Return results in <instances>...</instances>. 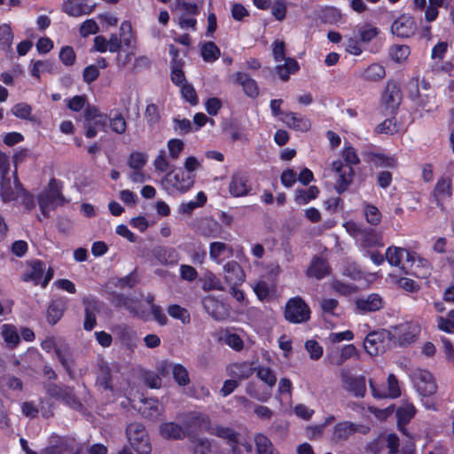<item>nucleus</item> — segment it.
Instances as JSON below:
<instances>
[{
    "label": "nucleus",
    "instance_id": "obj_48",
    "mask_svg": "<svg viewBox=\"0 0 454 454\" xmlns=\"http://www.w3.org/2000/svg\"><path fill=\"white\" fill-rule=\"evenodd\" d=\"M258 454H279L268 437L257 434L254 438Z\"/></svg>",
    "mask_w": 454,
    "mask_h": 454
},
{
    "label": "nucleus",
    "instance_id": "obj_49",
    "mask_svg": "<svg viewBox=\"0 0 454 454\" xmlns=\"http://www.w3.org/2000/svg\"><path fill=\"white\" fill-rule=\"evenodd\" d=\"M411 53L410 48L404 44H395L389 49L391 59L396 63L405 61Z\"/></svg>",
    "mask_w": 454,
    "mask_h": 454
},
{
    "label": "nucleus",
    "instance_id": "obj_40",
    "mask_svg": "<svg viewBox=\"0 0 454 454\" xmlns=\"http://www.w3.org/2000/svg\"><path fill=\"white\" fill-rule=\"evenodd\" d=\"M207 200L205 192H200L197 193L195 200L182 202L178 207V212L183 215H191L196 208L203 207Z\"/></svg>",
    "mask_w": 454,
    "mask_h": 454
},
{
    "label": "nucleus",
    "instance_id": "obj_47",
    "mask_svg": "<svg viewBox=\"0 0 454 454\" xmlns=\"http://www.w3.org/2000/svg\"><path fill=\"white\" fill-rule=\"evenodd\" d=\"M318 195V189L317 186L312 185L308 189L296 191L295 201L300 205L308 204L310 200L316 199Z\"/></svg>",
    "mask_w": 454,
    "mask_h": 454
},
{
    "label": "nucleus",
    "instance_id": "obj_21",
    "mask_svg": "<svg viewBox=\"0 0 454 454\" xmlns=\"http://www.w3.org/2000/svg\"><path fill=\"white\" fill-rule=\"evenodd\" d=\"M233 81L242 87L247 97L255 98L259 96L260 90L257 82L247 74L238 72L233 75Z\"/></svg>",
    "mask_w": 454,
    "mask_h": 454
},
{
    "label": "nucleus",
    "instance_id": "obj_64",
    "mask_svg": "<svg viewBox=\"0 0 454 454\" xmlns=\"http://www.w3.org/2000/svg\"><path fill=\"white\" fill-rule=\"evenodd\" d=\"M4 340L9 345H16L20 341V336L16 328L11 325H4L2 327Z\"/></svg>",
    "mask_w": 454,
    "mask_h": 454
},
{
    "label": "nucleus",
    "instance_id": "obj_52",
    "mask_svg": "<svg viewBox=\"0 0 454 454\" xmlns=\"http://www.w3.org/2000/svg\"><path fill=\"white\" fill-rule=\"evenodd\" d=\"M379 28L371 24H364L360 27H357V34L359 35L360 41L364 43L371 42L379 35Z\"/></svg>",
    "mask_w": 454,
    "mask_h": 454
},
{
    "label": "nucleus",
    "instance_id": "obj_36",
    "mask_svg": "<svg viewBox=\"0 0 454 454\" xmlns=\"http://www.w3.org/2000/svg\"><path fill=\"white\" fill-rule=\"evenodd\" d=\"M254 372L265 384L266 388L272 392V388L277 383V377L274 372L267 366L258 365L254 367Z\"/></svg>",
    "mask_w": 454,
    "mask_h": 454
},
{
    "label": "nucleus",
    "instance_id": "obj_17",
    "mask_svg": "<svg viewBox=\"0 0 454 454\" xmlns=\"http://www.w3.org/2000/svg\"><path fill=\"white\" fill-rule=\"evenodd\" d=\"M356 312L368 313L380 310L384 306L383 299L378 294L361 296L355 301Z\"/></svg>",
    "mask_w": 454,
    "mask_h": 454
},
{
    "label": "nucleus",
    "instance_id": "obj_13",
    "mask_svg": "<svg viewBox=\"0 0 454 454\" xmlns=\"http://www.w3.org/2000/svg\"><path fill=\"white\" fill-rule=\"evenodd\" d=\"M114 333L120 341L129 351H134L138 343L139 337L137 332L128 325L121 324L114 328Z\"/></svg>",
    "mask_w": 454,
    "mask_h": 454
},
{
    "label": "nucleus",
    "instance_id": "obj_26",
    "mask_svg": "<svg viewBox=\"0 0 454 454\" xmlns=\"http://www.w3.org/2000/svg\"><path fill=\"white\" fill-rule=\"evenodd\" d=\"M159 433L162 438L167 440H180L184 438L186 435L184 427L175 422H165L160 424Z\"/></svg>",
    "mask_w": 454,
    "mask_h": 454
},
{
    "label": "nucleus",
    "instance_id": "obj_35",
    "mask_svg": "<svg viewBox=\"0 0 454 454\" xmlns=\"http://www.w3.org/2000/svg\"><path fill=\"white\" fill-rule=\"evenodd\" d=\"M246 393L251 397L259 402H268L272 395V392L267 389L266 387H262L255 382H248L246 387Z\"/></svg>",
    "mask_w": 454,
    "mask_h": 454
},
{
    "label": "nucleus",
    "instance_id": "obj_14",
    "mask_svg": "<svg viewBox=\"0 0 454 454\" xmlns=\"http://www.w3.org/2000/svg\"><path fill=\"white\" fill-rule=\"evenodd\" d=\"M74 440L69 437H61L52 434L48 445L40 451V454H66L74 449Z\"/></svg>",
    "mask_w": 454,
    "mask_h": 454
},
{
    "label": "nucleus",
    "instance_id": "obj_59",
    "mask_svg": "<svg viewBox=\"0 0 454 454\" xmlns=\"http://www.w3.org/2000/svg\"><path fill=\"white\" fill-rule=\"evenodd\" d=\"M364 216L367 221L372 225H378L381 221V213L380 209L371 204H366L364 208Z\"/></svg>",
    "mask_w": 454,
    "mask_h": 454
},
{
    "label": "nucleus",
    "instance_id": "obj_8",
    "mask_svg": "<svg viewBox=\"0 0 454 454\" xmlns=\"http://www.w3.org/2000/svg\"><path fill=\"white\" fill-rule=\"evenodd\" d=\"M402 101L399 86L394 82H388L381 95V108L385 114L395 115Z\"/></svg>",
    "mask_w": 454,
    "mask_h": 454
},
{
    "label": "nucleus",
    "instance_id": "obj_46",
    "mask_svg": "<svg viewBox=\"0 0 454 454\" xmlns=\"http://www.w3.org/2000/svg\"><path fill=\"white\" fill-rule=\"evenodd\" d=\"M203 290H218L223 291L224 287L221 280L216 277L215 273L210 270H207L203 275Z\"/></svg>",
    "mask_w": 454,
    "mask_h": 454
},
{
    "label": "nucleus",
    "instance_id": "obj_3",
    "mask_svg": "<svg viewBox=\"0 0 454 454\" xmlns=\"http://www.w3.org/2000/svg\"><path fill=\"white\" fill-rule=\"evenodd\" d=\"M37 201L44 217H48L51 211L64 203L61 187L56 179L50 180L48 187L37 196Z\"/></svg>",
    "mask_w": 454,
    "mask_h": 454
},
{
    "label": "nucleus",
    "instance_id": "obj_10",
    "mask_svg": "<svg viewBox=\"0 0 454 454\" xmlns=\"http://www.w3.org/2000/svg\"><path fill=\"white\" fill-rule=\"evenodd\" d=\"M406 257V262H411V266L418 261L419 264L425 266L427 262L422 259H419L416 254L411 253L404 248H401L398 247H389L386 251V259L389 264L393 266H401L403 269L405 268L404 265H402L403 259Z\"/></svg>",
    "mask_w": 454,
    "mask_h": 454
},
{
    "label": "nucleus",
    "instance_id": "obj_24",
    "mask_svg": "<svg viewBox=\"0 0 454 454\" xmlns=\"http://www.w3.org/2000/svg\"><path fill=\"white\" fill-rule=\"evenodd\" d=\"M202 304L206 311L215 319L223 320L227 317V312L223 303L216 300L212 295L203 298Z\"/></svg>",
    "mask_w": 454,
    "mask_h": 454
},
{
    "label": "nucleus",
    "instance_id": "obj_61",
    "mask_svg": "<svg viewBox=\"0 0 454 454\" xmlns=\"http://www.w3.org/2000/svg\"><path fill=\"white\" fill-rule=\"evenodd\" d=\"M147 161V155L140 152H133L128 160V165L134 170H141Z\"/></svg>",
    "mask_w": 454,
    "mask_h": 454
},
{
    "label": "nucleus",
    "instance_id": "obj_20",
    "mask_svg": "<svg viewBox=\"0 0 454 454\" xmlns=\"http://www.w3.org/2000/svg\"><path fill=\"white\" fill-rule=\"evenodd\" d=\"M370 387L372 395L378 399L397 398L401 395L398 380L394 374H389L387 377V390L378 389L372 380H370Z\"/></svg>",
    "mask_w": 454,
    "mask_h": 454
},
{
    "label": "nucleus",
    "instance_id": "obj_38",
    "mask_svg": "<svg viewBox=\"0 0 454 454\" xmlns=\"http://www.w3.org/2000/svg\"><path fill=\"white\" fill-rule=\"evenodd\" d=\"M117 305L124 307L129 313L135 317L146 319L147 314L145 310L141 309L139 303L133 298L120 296L117 301Z\"/></svg>",
    "mask_w": 454,
    "mask_h": 454
},
{
    "label": "nucleus",
    "instance_id": "obj_33",
    "mask_svg": "<svg viewBox=\"0 0 454 454\" xmlns=\"http://www.w3.org/2000/svg\"><path fill=\"white\" fill-rule=\"evenodd\" d=\"M330 274V268L326 261L321 258H314L307 270L309 277H314L322 279Z\"/></svg>",
    "mask_w": 454,
    "mask_h": 454
},
{
    "label": "nucleus",
    "instance_id": "obj_58",
    "mask_svg": "<svg viewBox=\"0 0 454 454\" xmlns=\"http://www.w3.org/2000/svg\"><path fill=\"white\" fill-rule=\"evenodd\" d=\"M53 69L52 62L49 60H36L32 63L31 74L36 78L44 73H51Z\"/></svg>",
    "mask_w": 454,
    "mask_h": 454
},
{
    "label": "nucleus",
    "instance_id": "obj_29",
    "mask_svg": "<svg viewBox=\"0 0 454 454\" xmlns=\"http://www.w3.org/2000/svg\"><path fill=\"white\" fill-rule=\"evenodd\" d=\"M280 119L289 128L298 131L305 132L310 128V121L309 119L294 113H283V116H281Z\"/></svg>",
    "mask_w": 454,
    "mask_h": 454
},
{
    "label": "nucleus",
    "instance_id": "obj_45",
    "mask_svg": "<svg viewBox=\"0 0 454 454\" xmlns=\"http://www.w3.org/2000/svg\"><path fill=\"white\" fill-rule=\"evenodd\" d=\"M200 54L205 62L213 63L219 59L221 51L215 43L207 42L201 45Z\"/></svg>",
    "mask_w": 454,
    "mask_h": 454
},
{
    "label": "nucleus",
    "instance_id": "obj_34",
    "mask_svg": "<svg viewBox=\"0 0 454 454\" xmlns=\"http://www.w3.org/2000/svg\"><path fill=\"white\" fill-rule=\"evenodd\" d=\"M41 347L48 353L54 352L64 366V368L70 373V365L66 358V355L58 348L57 340L54 337H49L41 343Z\"/></svg>",
    "mask_w": 454,
    "mask_h": 454
},
{
    "label": "nucleus",
    "instance_id": "obj_50",
    "mask_svg": "<svg viewBox=\"0 0 454 454\" xmlns=\"http://www.w3.org/2000/svg\"><path fill=\"white\" fill-rule=\"evenodd\" d=\"M138 410L143 416L148 418L157 417L160 413V403L155 399L145 400Z\"/></svg>",
    "mask_w": 454,
    "mask_h": 454
},
{
    "label": "nucleus",
    "instance_id": "obj_18",
    "mask_svg": "<svg viewBox=\"0 0 454 454\" xmlns=\"http://www.w3.org/2000/svg\"><path fill=\"white\" fill-rule=\"evenodd\" d=\"M452 196V180L449 176H441L438 178L433 191V197L436 204L440 207L450 200Z\"/></svg>",
    "mask_w": 454,
    "mask_h": 454
},
{
    "label": "nucleus",
    "instance_id": "obj_43",
    "mask_svg": "<svg viewBox=\"0 0 454 454\" xmlns=\"http://www.w3.org/2000/svg\"><path fill=\"white\" fill-rule=\"evenodd\" d=\"M298 69L299 64L293 58H286L284 64H280L276 67V72L283 81H287L290 74H294Z\"/></svg>",
    "mask_w": 454,
    "mask_h": 454
},
{
    "label": "nucleus",
    "instance_id": "obj_4",
    "mask_svg": "<svg viewBox=\"0 0 454 454\" xmlns=\"http://www.w3.org/2000/svg\"><path fill=\"white\" fill-rule=\"evenodd\" d=\"M209 434L223 439L230 446L233 454H243L244 452L252 451V445L231 427L223 426L211 427Z\"/></svg>",
    "mask_w": 454,
    "mask_h": 454
},
{
    "label": "nucleus",
    "instance_id": "obj_37",
    "mask_svg": "<svg viewBox=\"0 0 454 454\" xmlns=\"http://www.w3.org/2000/svg\"><path fill=\"white\" fill-rule=\"evenodd\" d=\"M67 308V300L59 298L53 301L48 308L47 317L50 324L55 325L62 317Z\"/></svg>",
    "mask_w": 454,
    "mask_h": 454
},
{
    "label": "nucleus",
    "instance_id": "obj_9",
    "mask_svg": "<svg viewBox=\"0 0 454 454\" xmlns=\"http://www.w3.org/2000/svg\"><path fill=\"white\" fill-rule=\"evenodd\" d=\"M340 377L342 387L356 397H364L366 393V380L353 374L348 369H341Z\"/></svg>",
    "mask_w": 454,
    "mask_h": 454
},
{
    "label": "nucleus",
    "instance_id": "obj_63",
    "mask_svg": "<svg viewBox=\"0 0 454 454\" xmlns=\"http://www.w3.org/2000/svg\"><path fill=\"white\" fill-rule=\"evenodd\" d=\"M98 31L99 27L93 19L84 20L79 28L80 35L84 38L91 35H96Z\"/></svg>",
    "mask_w": 454,
    "mask_h": 454
},
{
    "label": "nucleus",
    "instance_id": "obj_1",
    "mask_svg": "<svg viewBox=\"0 0 454 454\" xmlns=\"http://www.w3.org/2000/svg\"><path fill=\"white\" fill-rule=\"evenodd\" d=\"M341 156L344 162L337 160L332 163V171L336 175L335 188L339 193L346 191L351 184L355 176L353 167L360 163L356 150L350 145H345Z\"/></svg>",
    "mask_w": 454,
    "mask_h": 454
},
{
    "label": "nucleus",
    "instance_id": "obj_19",
    "mask_svg": "<svg viewBox=\"0 0 454 454\" xmlns=\"http://www.w3.org/2000/svg\"><path fill=\"white\" fill-rule=\"evenodd\" d=\"M223 278L230 286H238L245 281L246 275L237 262L231 261L223 266Z\"/></svg>",
    "mask_w": 454,
    "mask_h": 454
},
{
    "label": "nucleus",
    "instance_id": "obj_25",
    "mask_svg": "<svg viewBox=\"0 0 454 454\" xmlns=\"http://www.w3.org/2000/svg\"><path fill=\"white\" fill-rule=\"evenodd\" d=\"M417 410L414 404L409 401H403L402 404L396 409V417L398 428L405 433V426L415 416Z\"/></svg>",
    "mask_w": 454,
    "mask_h": 454
},
{
    "label": "nucleus",
    "instance_id": "obj_15",
    "mask_svg": "<svg viewBox=\"0 0 454 454\" xmlns=\"http://www.w3.org/2000/svg\"><path fill=\"white\" fill-rule=\"evenodd\" d=\"M417 25L413 17L403 14L391 26V32L399 37H409L416 32Z\"/></svg>",
    "mask_w": 454,
    "mask_h": 454
},
{
    "label": "nucleus",
    "instance_id": "obj_5",
    "mask_svg": "<svg viewBox=\"0 0 454 454\" xmlns=\"http://www.w3.org/2000/svg\"><path fill=\"white\" fill-rule=\"evenodd\" d=\"M194 184V176L181 169L169 171L161 180L162 188L168 193L185 192Z\"/></svg>",
    "mask_w": 454,
    "mask_h": 454
},
{
    "label": "nucleus",
    "instance_id": "obj_60",
    "mask_svg": "<svg viewBox=\"0 0 454 454\" xmlns=\"http://www.w3.org/2000/svg\"><path fill=\"white\" fill-rule=\"evenodd\" d=\"M173 378L179 386H186L190 382L188 372L180 364H175L172 371Z\"/></svg>",
    "mask_w": 454,
    "mask_h": 454
},
{
    "label": "nucleus",
    "instance_id": "obj_28",
    "mask_svg": "<svg viewBox=\"0 0 454 454\" xmlns=\"http://www.w3.org/2000/svg\"><path fill=\"white\" fill-rule=\"evenodd\" d=\"M249 191L250 186L245 176L235 174L231 176L229 184V192L233 197L246 196Z\"/></svg>",
    "mask_w": 454,
    "mask_h": 454
},
{
    "label": "nucleus",
    "instance_id": "obj_12",
    "mask_svg": "<svg viewBox=\"0 0 454 454\" xmlns=\"http://www.w3.org/2000/svg\"><path fill=\"white\" fill-rule=\"evenodd\" d=\"M20 192L21 186L14 173L1 176L0 196L4 202L15 200Z\"/></svg>",
    "mask_w": 454,
    "mask_h": 454
},
{
    "label": "nucleus",
    "instance_id": "obj_62",
    "mask_svg": "<svg viewBox=\"0 0 454 454\" xmlns=\"http://www.w3.org/2000/svg\"><path fill=\"white\" fill-rule=\"evenodd\" d=\"M437 326L441 331L447 333H454V309L449 312L447 317H439Z\"/></svg>",
    "mask_w": 454,
    "mask_h": 454
},
{
    "label": "nucleus",
    "instance_id": "obj_6",
    "mask_svg": "<svg viewBox=\"0 0 454 454\" xmlns=\"http://www.w3.org/2000/svg\"><path fill=\"white\" fill-rule=\"evenodd\" d=\"M126 434L129 444L138 454H150L152 444L145 427L140 423H132L127 427Z\"/></svg>",
    "mask_w": 454,
    "mask_h": 454
},
{
    "label": "nucleus",
    "instance_id": "obj_32",
    "mask_svg": "<svg viewBox=\"0 0 454 454\" xmlns=\"http://www.w3.org/2000/svg\"><path fill=\"white\" fill-rule=\"evenodd\" d=\"M153 254L160 264L168 265L177 262V253L173 247H156L153 249Z\"/></svg>",
    "mask_w": 454,
    "mask_h": 454
},
{
    "label": "nucleus",
    "instance_id": "obj_23",
    "mask_svg": "<svg viewBox=\"0 0 454 454\" xmlns=\"http://www.w3.org/2000/svg\"><path fill=\"white\" fill-rule=\"evenodd\" d=\"M385 333L373 332L369 333L364 341V348L370 356H377L385 349Z\"/></svg>",
    "mask_w": 454,
    "mask_h": 454
},
{
    "label": "nucleus",
    "instance_id": "obj_41",
    "mask_svg": "<svg viewBox=\"0 0 454 454\" xmlns=\"http://www.w3.org/2000/svg\"><path fill=\"white\" fill-rule=\"evenodd\" d=\"M85 121L102 130L106 127L107 117L100 114L96 107L89 106L85 111Z\"/></svg>",
    "mask_w": 454,
    "mask_h": 454
},
{
    "label": "nucleus",
    "instance_id": "obj_7",
    "mask_svg": "<svg viewBox=\"0 0 454 454\" xmlns=\"http://www.w3.org/2000/svg\"><path fill=\"white\" fill-rule=\"evenodd\" d=\"M309 307L301 297L291 298L285 309V317L294 324H301L309 319Z\"/></svg>",
    "mask_w": 454,
    "mask_h": 454
},
{
    "label": "nucleus",
    "instance_id": "obj_2",
    "mask_svg": "<svg viewBox=\"0 0 454 454\" xmlns=\"http://www.w3.org/2000/svg\"><path fill=\"white\" fill-rule=\"evenodd\" d=\"M410 380L424 407L427 410L435 411V404L425 400V398L431 397L437 393L438 384L434 374L428 370L416 368L410 373Z\"/></svg>",
    "mask_w": 454,
    "mask_h": 454
},
{
    "label": "nucleus",
    "instance_id": "obj_16",
    "mask_svg": "<svg viewBox=\"0 0 454 454\" xmlns=\"http://www.w3.org/2000/svg\"><path fill=\"white\" fill-rule=\"evenodd\" d=\"M183 421L186 433L196 429L206 430L209 433L211 429L209 417L199 411H191L184 414Z\"/></svg>",
    "mask_w": 454,
    "mask_h": 454
},
{
    "label": "nucleus",
    "instance_id": "obj_44",
    "mask_svg": "<svg viewBox=\"0 0 454 454\" xmlns=\"http://www.w3.org/2000/svg\"><path fill=\"white\" fill-rule=\"evenodd\" d=\"M362 76L370 82H377L386 76L385 67L378 63H373L364 69Z\"/></svg>",
    "mask_w": 454,
    "mask_h": 454
},
{
    "label": "nucleus",
    "instance_id": "obj_57",
    "mask_svg": "<svg viewBox=\"0 0 454 454\" xmlns=\"http://www.w3.org/2000/svg\"><path fill=\"white\" fill-rule=\"evenodd\" d=\"M372 161L377 168H394L397 166V160L395 157L385 154H374Z\"/></svg>",
    "mask_w": 454,
    "mask_h": 454
},
{
    "label": "nucleus",
    "instance_id": "obj_11",
    "mask_svg": "<svg viewBox=\"0 0 454 454\" xmlns=\"http://www.w3.org/2000/svg\"><path fill=\"white\" fill-rule=\"evenodd\" d=\"M95 8L96 4L91 0H64L61 4V11L73 18L90 15Z\"/></svg>",
    "mask_w": 454,
    "mask_h": 454
},
{
    "label": "nucleus",
    "instance_id": "obj_56",
    "mask_svg": "<svg viewBox=\"0 0 454 454\" xmlns=\"http://www.w3.org/2000/svg\"><path fill=\"white\" fill-rule=\"evenodd\" d=\"M13 40V33L8 24L0 25V47L3 50H10Z\"/></svg>",
    "mask_w": 454,
    "mask_h": 454
},
{
    "label": "nucleus",
    "instance_id": "obj_39",
    "mask_svg": "<svg viewBox=\"0 0 454 454\" xmlns=\"http://www.w3.org/2000/svg\"><path fill=\"white\" fill-rule=\"evenodd\" d=\"M357 426L349 421L340 422L333 428V437L334 440H346L356 433Z\"/></svg>",
    "mask_w": 454,
    "mask_h": 454
},
{
    "label": "nucleus",
    "instance_id": "obj_22",
    "mask_svg": "<svg viewBox=\"0 0 454 454\" xmlns=\"http://www.w3.org/2000/svg\"><path fill=\"white\" fill-rule=\"evenodd\" d=\"M233 255V248L226 243L214 241L209 244V258L217 264Z\"/></svg>",
    "mask_w": 454,
    "mask_h": 454
},
{
    "label": "nucleus",
    "instance_id": "obj_42",
    "mask_svg": "<svg viewBox=\"0 0 454 454\" xmlns=\"http://www.w3.org/2000/svg\"><path fill=\"white\" fill-rule=\"evenodd\" d=\"M229 375L239 380L247 379L254 373V367L248 363H236L231 364L228 368Z\"/></svg>",
    "mask_w": 454,
    "mask_h": 454
},
{
    "label": "nucleus",
    "instance_id": "obj_55",
    "mask_svg": "<svg viewBox=\"0 0 454 454\" xmlns=\"http://www.w3.org/2000/svg\"><path fill=\"white\" fill-rule=\"evenodd\" d=\"M391 118L386 119L380 124L378 125L376 130L378 133L386 135H394L399 131L400 125L395 120V117L391 115Z\"/></svg>",
    "mask_w": 454,
    "mask_h": 454
},
{
    "label": "nucleus",
    "instance_id": "obj_31",
    "mask_svg": "<svg viewBox=\"0 0 454 454\" xmlns=\"http://www.w3.org/2000/svg\"><path fill=\"white\" fill-rule=\"evenodd\" d=\"M120 37L121 44L132 51L137 46V35L133 31L131 23L129 21H123L120 26Z\"/></svg>",
    "mask_w": 454,
    "mask_h": 454
},
{
    "label": "nucleus",
    "instance_id": "obj_27",
    "mask_svg": "<svg viewBox=\"0 0 454 454\" xmlns=\"http://www.w3.org/2000/svg\"><path fill=\"white\" fill-rule=\"evenodd\" d=\"M396 330L400 344L406 345L414 341L420 332V327L416 323H405L400 325Z\"/></svg>",
    "mask_w": 454,
    "mask_h": 454
},
{
    "label": "nucleus",
    "instance_id": "obj_51",
    "mask_svg": "<svg viewBox=\"0 0 454 454\" xmlns=\"http://www.w3.org/2000/svg\"><path fill=\"white\" fill-rule=\"evenodd\" d=\"M167 311L171 317L180 320L184 325L190 323V313L185 308L172 304L168 307Z\"/></svg>",
    "mask_w": 454,
    "mask_h": 454
},
{
    "label": "nucleus",
    "instance_id": "obj_30",
    "mask_svg": "<svg viewBox=\"0 0 454 454\" xmlns=\"http://www.w3.org/2000/svg\"><path fill=\"white\" fill-rule=\"evenodd\" d=\"M357 243L366 252L370 248L382 247L381 236L374 230H364L361 237H358Z\"/></svg>",
    "mask_w": 454,
    "mask_h": 454
},
{
    "label": "nucleus",
    "instance_id": "obj_54",
    "mask_svg": "<svg viewBox=\"0 0 454 454\" xmlns=\"http://www.w3.org/2000/svg\"><path fill=\"white\" fill-rule=\"evenodd\" d=\"M190 257L194 264H203L207 259V251L204 245L200 242L194 243L190 252Z\"/></svg>",
    "mask_w": 454,
    "mask_h": 454
},
{
    "label": "nucleus",
    "instance_id": "obj_53",
    "mask_svg": "<svg viewBox=\"0 0 454 454\" xmlns=\"http://www.w3.org/2000/svg\"><path fill=\"white\" fill-rule=\"evenodd\" d=\"M220 338L226 345L236 351H239L243 348V340L237 333L225 331L222 333Z\"/></svg>",
    "mask_w": 454,
    "mask_h": 454
}]
</instances>
